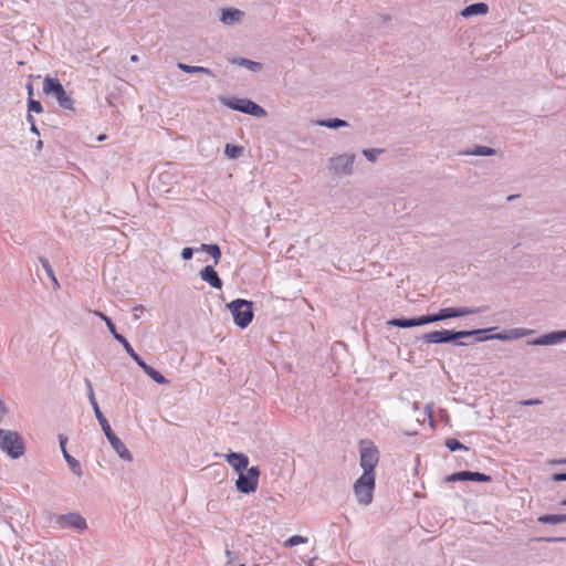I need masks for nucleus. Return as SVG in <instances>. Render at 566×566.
Listing matches in <instances>:
<instances>
[{
	"instance_id": "obj_1",
	"label": "nucleus",
	"mask_w": 566,
	"mask_h": 566,
	"mask_svg": "<svg viewBox=\"0 0 566 566\" xmlns=\"http://www.w3.org/2000/svg\"><path fill=\"white\" fill-rule=\"evenodd\" d=\"M485 329H472V331H451V329H441L433 331L423 334L420 339L424 344H446L459 340L461 338L470 337L473 335H478L484 333Z\"/></svg>"
},
{
	"instance_id": "obj_2",
	"label": "nucleus",
	"mask_w": 566,
	"mask_h": 566,
	"mask_svg": "<svg viewBox=\"0 0 566 566\" xmlns=\"http://www.w3.org/2000/svg\"><path fill=\"white\" fill-rule=\"evenodd\" d=\"M43 93L54 97L60 107L74 111V99L57 78L46 76L43 81Z\"/></svg>"
},
{
	"instance_id": "obj_3",
	"label": "nucleus",
	"mask_w": 566,
	"mask_h": 566,
	"mask_svg": "<svg viewBox=\"0 0 566 566\" xmlns=\"http://www.w3.org/2000/svg\"><path fill=\"white\" fill-rule=\"evenodd\" d=\"M0 449L12 459L24 454L25 446L17 431L0 429Z\"/></svg>"
},
{
	"instance_id": "obj_4",
	"label": "nucleus",
	"mask_w": 566,
	"mask_h": 566,
	"mask_svg": "<svg viewBox=\"0 0 566 566\" xmlns=\"http://www.w3.org/2000/svg\"><path fill=\"white\" fill-rule=\"evenodd\" d=\"M95 413L96 419L98 420L101 428L106 436L108 442L111 443L112 448L115 450V452L118 454V457L125 461H132L133 455L129 452V450L126 448L124 442L114 433L112 430L107 419L101 411V409H97Z\"/></svg>"
},
{
	"instance_id": "obj_5",
	"label": "nucleus",
	"mask_w": 566,
	"mask_h": 566,
	"mask_svg": "<svg viewBox=\"0 0 566 566\" xmlns=\"http://www.w3.org/2000/svg\"><path fill=\"white\" fill-rule=\"evenodd\" d=\"M233 316V322L240 328H245L253 319V303L243 298H237L227 304Z\"/></svg>"
},
{
	"instance_id": "obj_6",
	"label": "nucleus",
	"mask_w": 566,
	"mask_h": 566,
	"mask_svg": "<svg viewBox=\"0 0 566 566\" xmlns=\"http://www.w3.org/2000/svg\"><path fill=\"white\" fill-rule=\"evenodd\" d=\"M220 102L222 105L233 111H238L251 116L262 117L266 115V112L263 107L247 98L221 97Z\"/></svg>"
},
{
	"instance_id": "obj_7",
	"label": "nucleus",
	"mask_w": 566,
	"mask_h": 566,
	"mask_svg": "<svg viewBox=\"0 0 566 566\" xmlns=\"http://www.w3.org/2000/svg\"><path fill=\"white\" fill-rule=\"evenodd\" d=\"M375 474L363 473L354 483V493L359 504L369 505L373 502Z\"/></svg>"
},
{
	"instance_id": "obj_8",
	"label": "nucleus",
	"mask_w": 566,
	"mask_h": 566,
	"mask_svg": "<svg viewBox=\"0 0 566 566\" xmlns=\"http://www.w3.org/2000/svg\"><path fill=\"white\" fill-rule=\"evenodd\" d=\"M260 474L259 467H251L239 473V478L235 481L237 490L244 494L254 492L258 489Z\"/></svg>"
},
{
	"instance_id": "obj_9",
	"label": "nucleus",
	"mask_w": 566,
	"mask_h": 566,
	"mask_svg": "<svg viewBox=\"0 0 566 566\" xmlns=\"http://www.w3.org/2000/svg\"><path fill=\"white\" fill-rule=\"evenodd\" d=\"M55 523L60 528H74L84 532L87 528L86 520L76 512L54 515Z\"/></svg>"
},
{
	"instance_id": "obj_10",
	"label": "nucleus",
	"mask_w": 566,
	"mask_h": 566,
	"mask_svg": "<svg viewBox=\"0 0 566 566\" xmlns=\"http://www.w3.org/2000/svg\"><path fill=\"white\" fill-rule=\"evenodd\" d=\"M355 161L354 154H343L331 158V171L337 176H350Z\"/></svg>"
},
{
	"instance_id": "obj_11",
	"label": "nucleus",
	"mask_w": 566,
	"mask_h": 566,
	"mask_svg": "<svg viewBox=\"0 0 566 566\" xmlns=\"http://www.w3.org/2000/svg\"><path fill=\"white\" fill-rule=\"evenodd\" d=\"M379 460L378 449L374 444L360 448V460L359 464L363 469V473L375 474L374 470Z\"/></svg>"
},
{
	"instance_id": "obj_12",
	"label": "nucleus",
	"mask_w": 566,
	"mask_h": 566,
	"mask_svg": "<svg viewBox=\"0 0 566 566\" xmlns=\"http://www.w3.org/2000/svg\"><path fill=\"white\" fill-rule=\"evenodd\" d=\"M458 481L490 482L491 476L481 472L460 471L446 478V482Z\"/></svg>"
},
{
	"instance_id": "obj_13",
	"label": "nucleus",
	"mask_w": 566,
	"mask_h": 566,
	"mask_svg": "<svg viewBox=\"0 0 566 566\" xmlns=\"http://www.w3.org/2000/svg\"><path fill=\"white\" fill-rule=\"evenodd\" d=\"M566 339V331H556L544 334L537 338H534L527 342L528 345L532 346H549L558 344L559 342Z\"/></svg>"
},
{
	"instance_id": "obj_14",
	"label": "nucleus",
	"mask_w": 566,
	"mask_h": 566,
	"mask_svg": "<svg viewBox=\"0 0 566 566\" xmlns=\"http://www.w3.org/2000/svg\"><path fill=\"white\" fill-rule=\"evenodd\" d=\"M59 441H60L61 451L63 453V458L66 461V463L69 464L71 471L76 476H78V478L82 476L83 470H82L81 463L74 457H72L66 450L67 437L64 434H59Z\"/></svg>"
},
{
	"instance_id": "obj_15",
	"label": "nucleus",
	"mask_w": 566,
	"mask_h": 566,
	"mask_svg": "<svg viewBox=\"0 0 566 566\" xmlns=\"http://www.w3.org/2000/svg\"><path fill=\"white\" fill-rule=\"evenodd\" d=\"M226 460L238 474L248 470L249 458L244 453L230 452Z\"/></svg>"
},
{
	"instance_id": "obj_16",
	"label": "nucleus",
	"mask_w": 566,
	"mask_h": 566,
	"mask_svg": "<svg viewBox=\"0 0 566 566\" xmlns=\"http://www.w3.org/2000/svg\"><path fill=\"white\" fill-rule=\"evenodd\" d=\"M200 277L214 289L222 287V281L212 265H207L200 271Z\"/></svg>"
},
{
	"instance_id": "obj_17",
	"label": "nucleus",
	"mask_w": 566,
	"mask_h": 566,
	"mask_svg": "<svg viewBox=\"0 0 566 566\" xmlns=\"http://www.w3.org/2000/svg\"><path fill=\"white\" fill-rule=\"evenodd\" d=\"M244 12L235 8H226L221 11L220 21L226 25L240 23Z\"/></svg>"
},
{
	"instance_id": "obj_18",
	"label": "nucleus",
	"mask_w": 566,
	"mask_h": 566,
	"mask_svg": "<svg viewBox=\"0 0 566 566\" xmlns=\"http://www.w3.org/2000/svg\"><path fill=\"white\" fill-rule=\"evenodd\" d=\"M489 8L485 3L483 2H476V3H472L468 7H465L461 14L465 18H469V17H473V15H479V14H485L488 12Z\"/></svg>"
},
{
	"instance_id": "obj_19",
	"label": "nucleus",
	"mask_w": 566,
	"mask_h": 566,
	"mask_svg": "<svg viewBox=\"0 0 566 566\" xmlns=\"http://www.w3.org/2000/svg\"><path fill=\"white\" fill-rule=\"evenodd\" d=\"M232 64H237L239 66L247 67L252 72H260L262 70V64L260 62H255L245 57H235L230 60Z\"/></svg>"
},
{
	"instance_id": "obj_20",
	"label": "nucleus",
	"mask_w": 566,
	"mask_h": 566,
	"mask_svg": "<svg viewBox=\"0 0 566 566\" xmlns=\"http://www.w3.org/2000/svg\"><path fill=\"white\" fill-rule=\"evenodd\" d=\"M140 368L145 371L146 375H148L155 382L159 385H166L168 384V379H166L158 370L149 366L148 364L144 363Z\"/></svg>"
},
{
	"instance_id": "obj_21",
	"label": "nucleus",
	"mask_w": 566,
	"mask_h": 566,
	"mask_svg": "<svg viewBox=\"0 0 566 566\" xmlns=\"http://www.w3.org/2000/svg\"><path fill=\"white\" fill-rule=\"evenodd\" d=\"M388 325L396 326L399 328H410V327H416L417 322H416V317H409V318L398 317V318H392V319L388 321Z\"/></svg>"
},
{
	"instance_id": "obj_22",
	"label": "nucleus",
	"mask_w": 566,
	"mask_h": 566,
	"mask_svg": "<svg viewBox=\"0 0 566 566\" xmlns=\"http://www.w3.org/2000/svg\"><path fill=\"white\" fill-rule=\"evenodd\" d=\"M315 124L318 126H323V127H327V128H332V129H337L340 127L348 126V123L340 118L319 119Z\"/></svg>"
},
{
	"instance_id": "obj_23",
	"label": "nucleus",
	"mask_w": 566,
	"mask_h": 566,
	"mask_svg": "<svg viewBox=\"0 0 566 566\" xmlns=\"http://www.w3.org/2000/svg\"><path fill=\"white\" fill-rule=\"evenodd\" d=\"M537 521L543 524H560L566 523V514H545L538 516Z\"/></svg>"
},
{
	"instance_id": "obj_24",
	"label": "nucleus",
	"mask_w": 566,
	"mask_h": 566,
	"mask_svg": "<svg viewBox=\"0 0 566 566\" xmlns=\"http://www.w3.org/2000/svg\"><path fill=\"white\" fill-rule=\"evenodd\" d=\"M178 69L181 70L182 72L185 73H205L209 76H214V74L212 73V71L208 67H203V66H192V65H188L186 63H178Z\"/></svg>"
},
{
	"instance_id": "obj_25",
	"label": "nucleus",
	"mask_w": 566,
	"mask_h": 566,
	"mask_svg": "<svg viewBox=\"0 0 566 566\" xmlns=\"http://www.w3.org/2000/svg\"><path fill=\"white\" fill-rule=\"evenodd\" d=\"M199 250L200 251H205L208 254H210L213 258V260H214V264L219 263V260L221 258V250H220L218 244H206V243H202L200 245Z\"/></svg>"
},
{
	"instance_id": "obj_26",
	"label": "nucleus",
	"mask_w": 566,
	"mask_h": 566,
	"mask_svg": "<svg viewBox=\"0 0 566 566\" xmlns=\"http://www.w3.org/2000/svg\"><path fill=\"white\" fill-rule=\"evenodd\" d=\"M243 153V147L239 145L227 144L224 147V154L230 159H237Z\"/></svg>"
},
{
	"instance_id": "obj_27",
	"label": "nucleus",
	"mask_w": 566,
	"mask_h": 566,
	"mask_svg": "<svg viewBox=\"0 0 566 566\" xmlns=\"http://www.w3.org/2000/svg\"><path fill=\"white\" fill-rule=\"evenodd\" d=\"M436 314H437L438 322L449 319V318H457L455 307H443V308H440L439 312Z\"/></svg>"
},
{
	"instance_id": "obj_28",
	"label": "nucleus",
	"mask_w": 566,
	"mask_h": 566,
	"mask_svg": "<svg viewBox=\"0 0 566 566\" xmlns=\"http://www.w3.org/2000/svg\"><path fill=\"white\" fill-rule=\"evenodd\" d=\"M483 311L482 307H455V316L458 317H464L472 314H478Z\"/></svg>"
},
{
	"instance_id": "obj_29",
	"label": "nucleus",
	"mask_w": 566,
	"mask_h": 566,
	"mask_svg": "<svg viewBox=\"0 0 566 566\" xmlns=\"http://www.w3.org/2000/svg\"><path fill=\"white\" fill-rule=\"evenodd\" d=\"M468 154L473 156H492L495 154V149L486 146H475Z\"/></svg>"
},
{
	"instance_id": "obj_30",
	"label": "nucleus",
	"mask_w": 566,
	"mask_h": 566,
	"mask_svg": "<svg viewBox=\"0 0 566 566\" xmlns=\"http://www.w3.org/2000/svg\"><path fill=\"white\" fill-rule=\"evenodd\" d=\"M307 542V537L301 535H293L284 542V547H294L300 544H306Z\"/></svg>"
},
{
	"instance_id": "obj_31",
	"label": "nucleus",
	"mask_w": 566,
	"mask_h": 566,
	"mask_svg": "<svg viewBox=\"0 0 566 566\" xmlns=\"http://www.w3.org/2000/svg\"><path fill=\"white\" fill-rule=\"evenodd\" d=\"M85 384H86V387H87V396H88V400L92 405V408L94 410V412H96L97 409H99L98 407V403L96 401V398H95V394H94V390H93V386H92V382L90 379H85Z\"/></svg>"
},
{
	"instance_id": "obj_32",
	"label": "nucleus",
	"mask_w": 566,
	"mask_h": 566,
	"mask_svg": "<svg viewBox=\"0 0 566 566\" xmlns=\"http://www.w3.org/2000/svg\"><path fill=\"white\" fill-rule=\"evenodd\" d=\"M446 447L454 452V451H458V450H468V448L465 446H463L458 439L455 438H449L446 440Z\"/></svg>"
},
{
	"instance_id": "obj_33",
	"label": "nucleus",
	"mask_w": 566,
	"mask_h": 566,
	"mask_svg": "<svg viewBox=\"0 0 566 566\" xmlns=\"http://www.w3.org/2000/svg\"><path fill=\"white\" fill-rule=\"evenodd\" d=\"M384 153V149L381 148H371V149H364L363 155L366 157L368 161H376L377 157Z\"/></svg>"
},
{
	"instance_id": "obj_34",
	"label": "nucleus",
	"mask_w": 566,
	"mask_h": 566,
	"mask_svg": "<svg viewBox=\"0 0 566 566\" xmlns=\"http://www.w3.org/2000/svg\"><path fill=\"white\" fill-rule=\"evenodd\" d=\"M417 326L427 325L430 323L438 322L437 314H427L419 317H416Z\"/></svg>"
},
{
	"instance_id": "obj_35",
	"label": "nucleus",
	"mask_w": 566,
	"mask_h": 566,
	"mask_svg": "<svg viewBox=\"0 0 566 566\" xmlns=\"http://www.w3.org/2000/svg\"><path fill=\"white\" fill-rule=\"evenodd\" d=\"M94 313H95V315H97L98 317H101L105 322V324H106V326H107V328H108V331L111 332L112 335H114V333H117L115 324L113 323V321L107 315H105L104 313H102L99 311H95Z\"/></svg>"
},
{
	"instance_id": "obj_36",
	"label": "nucleus",
	"mask_w": 566,
	"mask_h": 566,
	"mask_svg": "<svg viewBox=\"0 0 566 566\" xmlns=\"http://www.w3.org/2000/svg\"><path fill=\"white\" fill-rule=\"evenodd\" d=\"M485 339L511 340V339H513V336L510 335V333H497V334H493V335H490L486 337L479 338L480 342L485 340Z\"/></svg>"
},
{
	"instance_id": "obj_37",
	"label": "nucleus",
	"mask_w": 566,
	"mask_h": 566,
	"mask_svg": "<svg viewBox=\"0 0 566 566\" xmlns=\"http://www.w3.org/2000/svg\"><path fill=\"white\" fill-rule=\"evenodd\" d=\"M28 111L34 113H41L43 111L42 104L40 101L29 98L28 99Z\"/></svg>"
},
{
	"instance_id": "obj_38",
	"label": "nucleus",
	"mask_w": 566,
	"mask_h": 566,
	"mask_svg": "<svg viewBox=\"0 0 566 566\" xmlns=\"http://www.w3.org/2000/svg\"><path fill=\"white\" fill-rule=\"evenodd\" d=\"M39 261L50 279H54V271L48 259L40 256Z\"/></svg>"
},
{
	"instance_id": "obj_39",
	"label": "nucleus",
	"mask_w": 566,
	"mask_h": 566,
	"mask_svg": "<svg viewBox=\"0 0 566 566\" xmlns=\"http://www.w3.org/2000/svg\"><path fill=\"white\" fill-rule=\"evenodd\" d=\"M125 352L133 358V360L140 367L145 360L134 350L132 345L126 346Z\"/></svg>"
},
{
	"instance_id": "obj_40",
	"label": "nucleus",
	"mask_w": 566,
	"mask_h": 566,
	"mask_svg": "<svg viewBox=\"0 0 566 566\" xmlns=\"http://www.w3.org/2000/svg\"><path fill=\"white\" fill-rule=\"evenodd\" d=\"M533 331L531 329H525V328H514L510 332V335L513 336V338H520V337H523L530 333H532Z\"/></svg>"
},
{
	"instance_id": "obj_41",
	"label": "nucleus",
	"mask_w": 566,
	"mask_h": 566,
	"mask_svg": "<svg viewBox=\"0 0 566 566\" xmlns=\"http://www.w3.org/2000/svg\"><path fill=\"white\" fill-rule=\"evenodd\" d=\"M113 337L123 345L124 349H126V346H129V342L119 333H114Z\"/></svg>"
},
{
	"instance_id": "obj_42",
	"label": "nucleus",
	"mask_w": 566,
	"mask_h": 566,
	"mask_svg": "<svg viewBox=\"0 0 566 566\" xmlns=\"http://www.w3.org/2000/svg\"><path fill=\"white\" fill-rule=\"evenodd\" d=\"M193 255V249L192 248H184L182 251H181V258L184 260H190Z\"/></svg>"
},
{
	"instance_id": "obj_43",
	"label": "nucleus",
	"mask_w": 566,
	"mask_h": 566,
	"mask_svg": "<svg viewBox=\"0 0 566 566\" xmlns=\"http://www.w3.org/2000/svg\"><path fill=\"white\" fill-rule=\"evenodd\" d=\"M144 312V306L143 305H138V306H135L133 308V316H134V319H139L140 317V314Z\"/></svg>"
},
{
	"instance_id": "obj_44",
	"label": "nucleus",
	"mask_w": 566,
	"mask_h": 566,
	"mask_svg": "<svg viewBox=\"0 0 566 566\" xmlns=\"http://www.w3.org/2000/svg\"><path fill=\"white\" fill-rule=\"evenodd\" d=\"M552 480L555 481V482H562V481H566V472H563V473H554L552 475Z\"/></svg>"
},
{
	"instance_id": "obj_45",
	"label": "nucleus",
	"mask_w": 566,
	"mask_h": 566,
	"mask_svg": "<svg viewBox=\"0 0 566 566\" xmlns=\"http://www.w3.org/2000/svg\"><path fill=\"white\" fill-rule=\"evenodd\" d=\"M539 403H541V400H538V399H527V400L521 401V405H523V406H535V405H539Z\"/></svg>"
},
{
	"instance_id": "obj_46",
	"label": "nucleus",
	"mask_w": 566,
	"mask_h": 566,
	"mask_svg": "<svg viewBox=\"0 0 566 566\" xmlns=\"http://www.w3.org/2000/svg\"><path fill=\"white\" fill-rule=\"evenodd\" d=\"M424 412L427 413V416L432 419V413H433V403H427L426 407H424Z\"/></svg>"
},
{
	"instance_id": "obj_47",
	"label": "nucleus",
	"mask_w": 566,
	"mask_h": 566,
	"mask_svg": "<svg viewBox=\"0 0 566 566\" xmlns=\"http://www.w3.org/2000/svg\"><path fill=\"white\" fill-rule=\"evenodd\" d=\"M546 542H566V537L545 538Z\"/></svg>"
},
{
	"instance_id": "obj_48",
	"label": "nucleus",
	"mask_w": 566,
	"mask_h": 566,
	"mask_svg": "<svg viewBox=\"0 0 566 566\" xmlns=\"http://www.w3.org/2000/svg\"><path fill=\"white\" fill-rule=\"evenodd\" d=\"M226 555L228 557V564H231L232 563V555L233 553L230 551V549H226Z\"/></svg>"
},
{
	"instance_id": "obj_49",
	"label": "nucleus",
	"mask_w": 566,
	"mask_h": 566,
	"mask_svg": "<svg viewBox=\"0 0 566 566\" xmlns=\"http://www.w3.org/2000/svg\"><path fill=\"white\" fill-rule=\"evenodd\" d=\"M30 129H31L32 133H34L36 135H40L39 129H38L35 123H32Z\"/></svg>"
},
{
	"instance_id": "obj_50",
	"label": "nucleus",
	"mask_w": 566,
	"mask_h": 566,
	"mask_svg": "<svg viewBox=\"0 0 566 566\" xmlns=\"http://www.w3.org/2000/svg\"><path fill=\"white\" fill-rule=\"evenodd\" d=\"M50 280L52 281V283H53V287H54L55 290L60 287L59 281H57V279H56V276H55V275H54V279H50Z\"/></svg>"
},
{
	"instance_id": "obj_51",
	"label": "nucleus",
	"mask_w": 566,
	"mask_h": 566,
	"mask_svg": "<svg viewBox=\"0 0 566 566\" xmlns=\"http://www.w3.org/2000/svg\"><path fill=\"white\" fill-rule=\"evenodd\" d=\"M27 119L28 122L30 123V125H32V123H35L34 120V117L31 115V113L29 112L28 116H27Z\"/></svg>"
},
{
	"instance_id": "obj_52",
	"label": "nucleus",
	"mask_w": 566,
	"mask_h": 566,
	"mask_svg": "<svg viewBox=\"0 0 566 566\" xmlns=\"http://www.w3.org/2000/svg\"><path fill=\"white\" fill-rule=\"evenodd\" d=\"M138 60H139V57H138V55H136V54H133V55L130 56V61H132V62H137Z\"/></svg>"
},
{
	"instance_id": "obj_53",
	"label": "nucleus",
	"mask_w": 566,
	"mask_h": 566,
	"mask_svg": "<svg viewBox=\"0 0 566 566\" xmlns=\"http://www.w3.org/2000/svg\"><path fill=\"white\" fill-rule=\"evenodd\" d=\"M28 93H29V95L33 94V87L31 84L28 85Z\"/></svg>"
},
{
	"instance_id": "obj_54",
	"label": "nucleus",
	"mask_w": 566,
	"mask_h": 566,
	"mask_svg": "<svg viewBox=\"0 0 566 566\" xmlns=\"http://www.w3.org/2000/svg\"><path fill=\"white\" fill-rule=\"evenodd\" d=\"M0 410H1V411H4V410H6V408H4L3 402H2V400H1V399H0Z\"/></svg>"
},
{
	"instance_id": "obj_55",
	"label": "nucleus",
	"mask_w": 566,
	"mask_h": 566,
	"mask_svg": "<svg viewBox=\"0 0 566 566\" xmlns=\"http://www.w3.org/2000/svg\"><path fill=\"white\" fill-rule=\"evenodd\" d=\"M42 145H43L42 140H39L36 144V148L40 149L42 147Z\"/></svg>"
},
{
	"instance_id": "obj_56",
	"label": "nucleus",
	"mask_w": 566,
	"mask_h": 566,
	"mask_svg": "<svg viewBox=\"0 0 566 566\" xmlns=\"http://www.w3.org/2000/svg\"><path fill=\"white\" fill-rule=\"evenodd\" d=\"M105 138H106V135L98 136V140H101V142L104 140Z\"/></svg>"
},
{
	"instance_id": "obj_57",
	"label": "nucleus",
	"mask_w": 566,
	"mask_h": 566,
	"mask_svg": "<svg viewBox=\"0 0 566 566\" xmlns=\"http://www.w3.org/2000/svg\"><path fill=\"white\" fill-rule=\"evenodd\" d=\"M458 345H460V346H464V345H467V344H465V343H463V342H459V343H458Z\"/></svg>"
},
{
	"instance_id": "obj_58",
	"label": "nucleus",
	"mask_w": 566,
	"mask_h": 566,
	"mask_svg": "<svg viewBox=\"0 0 566 566\" xmlns=\"http://www.w3.org/2000/svg\"><path fill=\"white\" fill-rule=\"evenodd\" d=\"M562 505H566V499L562 502Z\"/></svg>"
},
{
	"instance_id": "obj_59",
	"label": "nucleus",
	"mask_w": 566,
	"mask_h": 566,
	"mask_svg": "<svg viewBox=\"0 0 566 566\" xmlns=\"http://www.w3.org/2000/svg\"><path fill=\"white\" fill-rule=\"evenodd\" d=\"M559 462H560V463H566V459H565V460H562V461H559Z\"/></svg>"
},
{
	"instance_id": "obj_60",
	"label": "nucleus",
	"mask_w": 566,
	"mask_h": 566,
	"mask_svg": "<svg viewBox=\"0 0 566 566\" xmlns=\"http://www.w3.org/2000/svg\"><path fill=\"white\" fill-rule=\"evenodd\" d=\"M239 566H244V564H240Z\"/></svg>"
}]
</instances>
